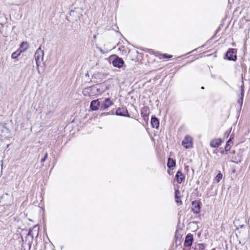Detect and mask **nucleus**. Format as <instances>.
<instances>
[{
  "mask_svg": "<svg viewBox=\"0 0 250 250\" xmlns=\"http://www.w3.org/2000/svg\"><path fill=\"white\" fill-rule=\"evenodd\" d=\"M44 51L42 50L41 47H39L35 53V59L36 62L37 68L39 74H40V71L39 68L40 64L42 62L43 59Z\"/></svg>",
  "mask_w": 250,
  "mask_h": 250,
  "instance_id": "nucleus-1",
  "label": "nucleus"
},
{
  "mask_svg": "<svg viewBox=\"0 0 250 250\" xmlns=\"http://www.w3.org/2000/svg\"><path fill=\"white\" fill-rule=\"evenodd\" d=\"M182 145L187 149L192 147V138L188 135L186 136L182 142Z\"/></svg>",
  "mask_w": 250,
  "mask_h": 250,
  "instance_id": "nucleus-2",
  "label": "nucleus"
},
{
  "mask_svg": "<svg viewBox=\"0 0 250 250\" xmlns=\"http://www.w3.org/2000/svg\"><path fill=\"white\" fill-rule=\"evenodd\" d=\"M94 91L96 96L100 95L106 89V86L104 83H99L93 85Z\"/></svg>",
  "mask_w": 250,
  "mask_h": 250,
  "instance_id": "nucleus-3",
  "label": "nucleus"
},
{
  "mask_svg": "<svg viewBox=\"0 0 250 250\" xmlns=\"http://www.w3.org/2000/svg\"><path fill=\"white\" fill-rule=\"evenodd\" d=\"M83 94L84 96L88 97H93L96 96L95 91H94V86H91L89 87H87L83 89Z\"/></svg>",
  "mask_w": 250,
  "mask_h": 250,
  "instance_id": "nucleus-4",
  "label": "nucleus"
},
{
  "mask_svg": "<svg viewBox=\"0 0 250 250\" xmlns=\"http://www.w3.org/2000/svg\"><path fill=\"white\" fill-rule=\"evenodd\" d=\"M201 202L198 201H194L192 203V210L194 213L198 214L200 212Z\"/></svg>",
  "mask_w": 250,
  "mask_h": 250,
  "instance_id": "nucleus-5",
  "label": "nucleus"
},
{
  "mask_svg": "<svg viewBox=\"0 0 250 250\" xmlns=\"http://www.w3.org/2000/svg\"><path fill=\"white\" fill-rule=\"evenodd\" d=\"M235 52L234 49H229L226 54L227 59L229 60L235 61L236 59Z\"/></svg>",
  "mask_w": 250,
  "mask_h": 250,
  "instance_id": "nucleus-6",
  "label": "nucleus"
},
{
  "mask_svg": "<svg viewBox=\"0 0 250 250\" xmlns=\"http://www.w3.org/2000/svg\"><path fill=\"white\" fill-rule=\"evenodd\" d=\"M113 104L112 101L109 98H106L101 105V109L105 110Z\"/></svg>",
  "mask_w": 250,
  "mask_h": 250,
  "instance_id": "nucleus-7",
  "label": "nucleus"
},
{
  "mask_svg": "<svg viewBox=\"0 0 250 250\" xmlns=\"http://www.w3.org/2000/svg\"><path fill=\"white\" fill-rule=\"evenodd\" d=\"M193 241V235L189 233L186 236L184 246L185 247H190L192 245Z\"/></svg>",
  "mask_w": 250,
  "mask_h": 250,
  "instance_id": "nucleus-8",
  "label": "nucleus"
},
{
  "mask_svg": "<svg viewBox=\"0 0 250 250\" xmlns=\"http://www.w3.org/2000/svg\"><path fill=\"white\" fill-rule=\"evenodd\" d=\"M100 102L99 99L92 101L90 103V107L93 111H96L99 109L100 106H101Z\"/></svg>",
  "mask_w": 250,
  "mask_h": 250,
  "instance_id": "nucleus-9",
  "label": "nucleus"
},
{
  "mask_svg": "<svg viewBox=\"0 0 250 250\" xmlns=\"http://www.w3.org/2000/svg\"><path fill=\"white\" fill-rule=\"evenodd\" d=\"M222 141L220 138L214 139L210 142V146L213 148L219 147L222 144Z\"/></svg>",
  "mask_w": 250,
  "mask_h": 250,
  "instance_id": "nucleus-10",
  "label": "nucleus"
},
{
  "mask_svg": "<svg viewBox=\"0 0 250 250\" xmlns=\"http://www.w3.org/2000/svg\"><path fill=\"white\" fill-rule=\"evenodd\" d=\"M124 63V62L123 61V59L117 57L113 62L112 64L115 67H117L118 68H121L123 66V64Z\"/></svg>",
  "mask_w": 250,
  "mask_h": 250,
  "instance_id": "nucleus-11",
  "label": "nucleus"
},
{
  "mask_svg": "<svg viewBox=\"0 0 250 250\" xmlns=\"http://www.w3.org/2000/svg\"><path fill=\"white\" fill-rule=\"evenodd\" d=\"M185 175L182 173L181 171L178 170L175 175V178L177 183L181 184L185 179Z\"/></svg>",
  "mask_w": 250,
  "mask_h": 250,
  "instance_id": "nucleus-12",
  "label": "nucleus"
},
{
  "mask_svg": "<svg viewBox=\"0 0 250 250\" xmlns=\"http://www.w3.org/2000/svg\"><path fill=\"white\" fill-rule=\"evenodd\" d=\"M116 114L119 116H126V114H128V112L126 108H119L116 110Z\"/></svg>",
  "mask_w": 250,
  "mask_h": 250,
  "instance_id": "nucleus-13",
  "label": "nucleus"
},
{
  "mask_svg": "<svg viewBox=\"0 0 250 250\" xmlns=\"http://www.w3.org/2000/svg\"><path fill=\"white\" fill-rule=\"evenodd\" d=\"M151 124L153 128H158L159 126V121L156 117H152L151 120Z\"/></svg>",
  "mask_w": 250,
  "mask_h": 250,
  "instance_id": "nucleus-14",
  "label": "nucleus"
},
{
  "mask_svg": "<svg viewBox=\"0 0 250 250\" xmlns=\"http://www.w3.org/2000/svg\"><path fill=\"white\" fill-rule=\"evenodd\" d=\"M22 52H23V50H21V49H18L12 54L11 58L13 59H17Z\"/></svg>",
  "mask_w": 250,
  "mask_h": 250,
  "instance_id": "nucleus-15",
  "label": "nucleus"
},
{
  "mask_svg": "<svg viewBox=\"0 0 250 250\" xmlns=\"http://www.w3.org/2000/svg\"><path fill=\"white\" fill-rule=\"evenodd\" d=\"M167 166L170 168L175 167V161L173 159L169 158L168 159Z\"/></svg>",
  "mask_w": 250,
  "mask_h": 250,
  "instance_id": "nucleus-16",
  "label": "nucleus"
},
{
  "mask_svg": "<svg viewBox=\"0 0 250 250\" xmlns=\"http://www.w3.org/2000/svg\"><path fill=\"white\" fill-rule=\"evenodd\" d=\"M233 138L231 136L229 140L227 141L226 146L225 147V151L228 152L230 149V144H232L231 139Z\"/></svg>",
  "mask_w": 250,
  "mask_h": 250,
  "instance_id": "nucleus-17",
  "label": "nucleus"
},
{
  "mask_svg": "<svg viewBox=\"0 0 250 250\" xmlns=\"http://www.w3.org/2000/svg\"><path fill=\"white\" fill-rule=\"evenodd\" d=\"M179 194H180V191H179L178 189H176L175 190V197L176 198V202L177 203H180L181 205L182 204V201L179 200V199L180 198V196H179Z\"/></svg>",
  "mask_w": 250,
  "mask_h": 250,
  "instance_id": "nucleus-18",
  "label": "nucleus"
},
{
  "mask_svg": "<svg viewBox=\"0 0 250 250\" xmlns=\"http://www.w3.org/2000/svg\"><path fill=\"white\" fill-rule=\"evenodd\" d=\"M28 48V44L27 42H22L21 45H20V48L19 49H21V50H23V52L25 51L27 48Z\"/></svg>",
  "mask_w": 250,
  "mask_h": 250,
  "instance_id": "nucleus-19",
  "label": "nucleus"
},
{
  "mask_svg": "<svg viewBox=\"0 0 250 250\" xmlns=\"http://www.w3.org/2000/svg\"><path fill=\"white\" fill-rule=\"evenodd\" d=\"M243 86H241V97L238 100L237 103L240 104V106H242L243 104V98L244 96V90L243 89Z\"/></svg>",
  "mask_w": 250,
  "mask_h": 250,
  "instance_id": "nucleus-20",
  "label": "nucleus"
},
{
  "mask_svg": "<svg viewBox=\"0 0 250 250\" xmlns=\"http://www.w3.org/2000/svg\"><path fill=\"white\" fill-rule=\"evenodd\" d=\"M222 178V174L220 173H218L215 177V180L217 182H219Z\"/></svg>",
  "mask_w": 250,
  "mask_h": 250,
  "instance_id": "nucleus-21",
  "label": "nucleus"
},
{
  "mask_svg": "<svg viewBox=\"0 0 250 250\" xmlns=\"http://www.w3.org/2000/svg\"><path fill=\"white\" fill-rule=\"evenodd\" d=\"M48 157V154L47 153H46L44 156V157L41 160V163H43L46 160V159Z\"/></svg>",
  "mask_w": 250,
  "mask_h": 250,
  "instance_id": "nucleus-22",
  "label": "nucleus"
},
{
  "mask_svg": "<svg viewBox=\"0 0 250 250\" xmlns=\"http://www.w3.org/2000/svg\"><path fill=\"white\" fill-rule=\"evenodd\" d=\"M32 233V230L30 229L28 233L27 234V236H28V237L30 236L31 237V240H32L33 238V235Z\"/></svg>",
  "mask_w": 250,
  "mask_h": 250,
  "instance_id": "nucleus-23",
  "label": "nucleus"
},
{
  "mask_svg": "<svg viewBox=\"0 0 250 250\" xmlns=\"http://www.w3.org/2000/svg\"><path fill=\"white\" fill-rule=\"evenodd\" d=\"M163 57L164 58L169 59V58H171L172 57V56L170 55H167V54H164L163 55Z\"/></svg>",
  "mask_w": 250,
  "mask_h": 250,
  "instance_id": "nucleus-24",
  "label": "nucleus"
},
{
  "mask_svg": "<svg viewBox=\"0 0 250 250\" xmlns=\"http://www.w3.org/2000/svg\"><path fill=\"white\" fill-rule=\"evenodd\" d=\"M200 246H204V244H200Z\"/></svg>",
  "mask_w": 250,
  "mask_h": 250,
  "instance_id": "nucleus-25",
  "label": "nucleus"
},
{
  "mask_svg": "<svg viewBox=\"0 0 250 250\" xmlns=\"http://www.w3.org/2000/svg\"><path fill=\"white\" fill-rule=\"evenodd\" d=\"M201 89H204V87L203 86H202V87H201Z\"/></svg>",
  "mask_w": 250,
  "mask_h": 250,
  "instance_id": "nucleus-26",
  "label": "nucleus"
},
{
  "mask_svg": "<svg viewBox=\"0 0 250 250\" xmlns=\"http://www.w3.org/2000/svg\"><path fill=\"white\" fill-rule=\"evenodd\" d=\"M224 153V151H223L221 152V153H222V154Z\"/></svg>",
  "mask_w": 250,
  "mask_h": 250,
  "instance_id": "nucleus-27",
  "label": "nucleus"
},
{
  "mask_svg": "<svg viewBox=\"0 0 250 250\" xmlns=\"http://www.w3.org/2000/svg\"><path fill=\"white\" fill-rule=\"evenodd\" d=\"M214 250V249H212V250Z\"/></svg>",
  "mask_w": 250,
  "mask_h": 250,
  "instance_id": "nucleus-28",
  "label": "nucleus"
}]
</instances>
